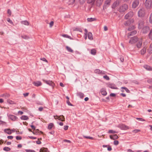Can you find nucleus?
Instances as JSON below:
<instances>
[{"label": "nucleus", "mask_w": 152, "mask_h": 152, "mask_svg": "<svg viewBox=\"0 0 152 152\" xmlns=\"http://www.w3.org/2000/svg\"><path fill=\"white\" fill-rule=\"evenodd\" d=\"M10 148L8 147H5L3 148V150L6 151H10Z\"/></svg>", "instance_id": "32"}, {"label": "nucleus", "mask_w": 152, "mask_h": 152, "mask_svg": "<svg viewBox=\"0 0 152 152\" xmlns=\"http://www.w3.org/2000/svg\"><path fill=\"white\" fill-rule=\"evenodd\" d=\"M64 142H68V143H70L71 142V141L69 140H64Z\"/></svg>", "instance_id": "63"}, {"label": "nucleus", "mask_w": 152, "mask_h": 152, "mask_svg": "<svg viewBox=\"0 0 152 152\" xmlns=\"http://www.w3.org/2000/svg\"><path fill=\"white\" fill-rule=\"evenodd\" d=\"M41 60L43 61H45L47 62H48V61L46 59V58H41Z\"/></svg>", "instance_id": "57"}, {"label": "nucleus", "mask_w": 152, "mask_h": 152, "mask_svg": "<svg viewBox=\"0 0 152 152\" xmlns=\"http://www.w3.org/2000/svg\"><path fill=\"white\" fill-rule=\"evenodd\" d=\"M100 92L102 95L106 96L107 94V92L104 88H102L100 90Z\"/></svg>", "instance_id": "17"}, {"label": "nucleus", "mask_w": 152, "mask_h": 152, "mask_svg": "<svg viewBox=\"0 0 152 152\" xmlns=\"http://www.w3.org/2000/svg\"><path fill=\"white\" fill-rule=\"evenodd\" d=\"M4 132L9 134H10L12 133V130L9 129H5Z\"/></svg>", "instance_id": "21"}, {"label": "nucleus", "mask_w": 152, "mask_h": 152, "mask_svg": "<svg viewBox=\"0 0 152 152\" xmlns=\"http://www.w3.org/2000/svg\"><path fill=\"white\" fill-rule=\"evenodd\" d=\"M62 36L64 37L67 38H69L70 39H72V38L69 36L67 34H63L62 35Z\"/></svg>", "instance_id": "30"}, {"label": "nucleus", "mask_w": 152, "mask_h": 152, "mask_svg": "<svg viewBox=\"0 0 152 152\" xmlns=\"http://www.w3.org/2000/svg\"><path fill=\"white\" fill-rule=\"evenodd\" d=\"M128 8V5L126 4H124L119 7L118 10L120 12H123L126 10Z\"/></svg>", "instance_id": "1"}, {"label": "nucleus", "mask_w": 152, "mask_h": 152, "mask_svg": "<svg viewBox=\"0 0 152 152\" xmlns=\"http://www.w3.org/2000/svg\"><path fill=\"white\" fill-rule=\"evenodd\" d=\"M16 138V139L18 140H20L22 139V137L20 136H17Z\"/></svg>", "instance_id": "54"}, {"label": "nucleus", "mask_w": 152, "mask_h": 152, "mask_svg": "<svg viewBox=\"0 0 152 152\" xmlns=\"http://www.w3.org/2000/svg\"><path fill=\"white\" fill-rule=\"evenodd\" d=\"M109 87L112 89H117V88L114 85H110Z\"/></svg>", "instance_id": "40"}, {"label": "nucleus", "mask_w": 152, "mask_h": 152, "mask_svg": "<svg viewBox=\"0 0 152 152\" xmlns=\"http://www.w3.org/2000/svg\"><path fill=\"white\" fill-rule=\"evenodd\" d=\"M148 51L150 53H152V44H151L148 50Z\"/></svg>", "instance_id": "36"}, {"label": "nucleus", "mask_w": 152, "mask_h": 152, "mask_svg": "<svg viewBox=\"0 0 152 152\" xmlns=\"http://www.w3.org/2000/svg\"><path fill=\"white\" fill-rule=\"evenodd\" d=\"M110 138L111 139L114 140L117 139L118 138V137L116 134H114L113 135H110Z\"/></svg>", "instance_id": "23"}, {"label": "nucleus", "mask_w": 152, "mask_h": 152, "mask_svg": "<svg viewBox=\"0 0 152 152\" xmlns=\"http://www.w3.org/2000/svg\"><path fill=\"white\" fill-rule=\"evenodd\" d=\"M29 94V93H24L23 94V96L25 97H26L27 96H28V94Z\"/></svg>", "instance_id": "56"}, {"label": "nucleus", "mask_w": 152, "mask_h": 152, "mask_svg": "<svg viewBox=\"0 0 152 152\" xmlns=\"http://www.w3.org/2000/svg\"><path fill=\"white\" fill-rule=\"evenodd\" d=\"M137 33V31H132L130 33H129L128 36L133 35L136 34Z\"/></svg>", "instance_id": "28"}, {"label": "nucleus", "mask_w": 152, "mask_h": 152, "mask_svg": "<svg viewBox=\"0 0 152 152\" xmlns=\"http://www.w3.org/2000/svg\"><path fill=\"white\" fill-rule=\"evenodd\" d=\"M134 22L133 19H132L127 20L125 23L124 25L126 26H128L132 24Z\"/></svg>", "instance_id": "7"}, {"label": "nucleus", "mask_w": 152, "mask_h": 152, "mask_svg": "<svg viewBox=\"0 0 152 152\" xmlns=\"http://www.w3.org/2000/svg\"><path fill=\"white\" fill-rule=\"evenodd\" d=\"M122 89H124L125 91L127 93H129L130 91L128 89L124 87H121Z\"/></svg>", "instance_id": "42"}, {"label": "nucleus", "mask_w": 152, "mask_h": 152, "mask_svg": "<svg viewBox=\"0 0 152 152\" xmlns=\"http://www.w3.org/2000/svg\"><path fill=\"white\" fill-rule=\"evenodd\" d=\"M113 142H114V145H117L119 143V142L117 140H115V141H114Z\"/></svg>", "instance_id": "51"}, {"label": "nucleus", "mask_w": 152, "mask_h": 152, "mask_svg": "<svg viewBox=\"0 0 152 152\" xmlns=\"http://www.w3.org/2000/svg\"><path fill=\"white\" fill-rule=\"evenodd\" d=\"M138 40V38L136 36H134L130 38L129 41V43L131 44H134Z\"/></svg>", "instance_id": "4"}, {"label": "nucleus", "mask_w": 152, "mask_h": 152, "mask_svg": "<svg viewBox=\"0 0 152 152\" xmlns=\"http://www.w3.org/2000/svg\"><path fill=\"white\" fill-rule=\"evenodd\" d=\"M145 5L147 8H150L152 5V1L151 0H146L145 3Z\"/></svg>", "instance_id": "3"}, {"label": "nucleus", "mask_w": 152, "mask_h": 152, "mask_svg": "<svg viewBox=\"0 0 152 152\" xmlns=\"http://www.w3.org/2000/svg\"><path fill=\"white\" fill-rule=\"evenodd\" d=\"M7 21L10 23L12 24H13V22L10 20V18H7Z\"/></svg>", "instance_id": "45"}, {"label": "nucleus", "mask_w": 152, "mask_h": 152, "mask_svg": "<svg viewBox=\"0 0 152 152\" xmlns=\"http://www.w3.org/2000/svg\"><path fill=\"white\" fill-rule=\"evenodd\" d=\"M105 72L104 71H101L100 70V74H101L102 75L105 74Z\"/></svg>", "instance_id": "60"}, {"label": "nucleus", "mask_w": 152, "mask_h": 152, "mask_svg": "<svg viewBox=\"0 0 152 152\" xmlns=\"http://www.w3.org/2000/svg\"><path fill=\"white\" fill-rule=\"evenodd\" d=\"M103 77L104 79H106L107 80H110L109 77L107 75L104 76Z\"/></svg>", "instance_id": "44"}, {"label": "nucleus", "mask_w": 152, "mask_h": 152, "mask_svg": "<svg viewBox=\"0 0 152 152\" xmlns=\"http://www.w3.org/2000/svg\"><path fill=\"white\" fill-rule=\"evenodd\" d=\"M67 103L69 105L72 106V105L70 103L69 101V100H68L66 101Z\"/></svg>", "instance_id": "58"}, {"label": "nucleus", "mask_w": 152, "mask_h": 152, "mask_svg": "<svg viewBox=\"0 0 152 152\" xmlns=\"http://www.w3.org/2000/svg\"><path fill=\"white\" fill-rule=\"evenodd\" d=\"M149 22L150 23L152 24V13L151 14L149 18Z\"/></svg>", "instance_id": "43"}, {"label": "nucleus", "mask_w": 152, "mask_h": 152, "mask_svg": "<svg viewBox=\"0 0 152 152\" xmlns=\"http://www.w3.org/2000/svg\"><path fill=\"white\" fill-rule=\"evenodd\" d=\"M77 95L80 98L82 99L84 97V94L83 93L80 92H78L77 93Z\"/></svg>", "instance_id": "20"}, {"label": "nucleus", "mask_w": 152, "mask_h": 152, "mask_svg": "<svg viewBox=\"0 0 152 152\" xmlns=\"http://www.w3.org/2000/svg\"><path fill=\"white\" fill-rule=\"evenodd\" d=\"M135 28V27L134 26H133L132 27H129L128 28V30L129 31H131V30H132V29H134Z\"/></svg>", "instance_id": "50"}, {"label": "nucleus", "mask_w": 152, "mask_h": 152, "mask_svg": "<svg viewBox=\"0 0 152 152\" xmlns=\"http://www.w3.org/2000/svg\"><path fill=\"white\" fill-rule=\"evenodd\" d=\"M66 48L67 51L69 52L72 53L73 51V50L71 48L68 46H66Z\"/></svg>", "instance_id": "31"}, {"label": "nucleus", "mask_w": 152, "mask_h": 152, "mask_svg": "<svg viewBox=\"0 0 152 152\" xmlns=\"http://www.w3.org/2000/svg\"><path fill=\"white\" fill-rule=\"evenodd\" d=\"M21 37L25 39H28L29 38V37L26 35H23L21 36Z\"/></svg>", "instance_id": "34"}, {"label": "nucleus", "mask_w": 152, "mask_h": 152, "mask_svg": "<svg viewBox=\"0 0 152 152\" xmlns=\"http://www.w3.org/2000/svg\"><path fill=\"white\" fill-rule=\"evenodd\" d=\"M139 3V1L138 0H135L132 3V8H136L138 6Z\"/></svg>", "instance_id": "8"}, {"label": "nucleus", "mask_w": 152, "mask_h": 152, "mask_svg": "<svg viewBox=\"0 0 152 152\" xmlns=\"http://www.w3.org/2000/svg\"><path fill=\"white\" fill-rule=\"evenodd\" d=\"M145 10L144 8L140 9L138 12V16L140 17H143L145 15Z\"/></svg>", "instance_id": "2"}, {"label": "nucleus", "mask_w": 152, "mask_h": 152, "mask_svg": "<svg viewBox=\"0 0 152 152\" xmlns=\"http://www.w3.org/2000/svg\"><path fill=\"white\" fill-rule=\"evenodd\" d=\"M13 137V136H9L7 137V138L9 139H12Z\"/></svg>", "instance_id": "64"}, {"label": "nucleus", "mask_w": 152, "mask_h": 152, "mask_svg": "<svg viewBox=\"0 0 152 152\" xmlns=\"http://www.w3.org/2000/svg\"><path fill=\"white\" fill-rule=\"evenodd\" d=\"M149 28L148 27L145 26L142 29V31L143 33H146L149 30Z\"/></svg>", "instance_id": "14"}, {"label": "nucleus", "mask_w": 152, "mask_h": 152, "mask_svg": "<svg viewBox=\"0 0 152 152\" xmlns=\"http://www.w3.org/2000/svg\"><path fill=\"white\" fill-rule=\"evenodd\" d=\"M9 118L12 121H15L18 119V118L15 116L12 115H7Z\"/></svg>", "instance_id": "9"}, {"label": "nucleus", "mask_w": 152, "mask_h": 152, "mask_svg": "<svg viewBox=\"0 0 152 152\" xmlns=\"http://www.w3.org/2000/svg\"><path fill=\"white\" fill-rule=\"evenodd\" d=\"M134 15V13L132 11H130L127 13L124 16V18L127 19L129 18H132Z\"/></svg>", "instance_id": "5"}, {"label": "nucleus", "mask_w": 152, "mask_h": 152, "mask_svg": "<svg viewBox=\"0 0 152 152\" xmlns=\"http://www.w3.org/2000/svg\"><path fill=\"white\" fill-rule=\"evenodd\" d=\"M111 0H106L105 2L104 7L109 6Z\"/></svg>", "instance_id": "22"}, {"label": "nucleus", "mask_w": 152, "mask_h": 152, "mask_svg": "<svg viewBox=\"0 0 152 152\" xmlns=\"http://www.w3.org/2000/svg\"><path fill=\"white\" fill-rule=\"evenodd\" d=\"M10 96V95L8 94H3L0 95V97H4L5 99H7Z\"/></svg>", "instance_id": "18"}, {"label": "nucleus", "mask_w": 152, "mask_h": 152, "mask_svg": "<svg viewBox=\"0 0 152 152\" xmlns=\"http://www.w3.org/2000/svg\"><path fill=\"white\" fill-rule=\"evenodd\" d=\"M7 102L8 103L10 104H15L16 103L15 102L12 101L10 99H7Z\"/></svg>", "instance_id": "27"}, {"label": "nucleus", "mask_w": 152, "mask_h": 152, "mask_svg": "<svg viewBox=\"0 0 152 152\" xmlns=\"http://www.w3.org/2000/svg\"><path fill=\"white\" fill-rule=\"evenodd\" d=\"M40 152H49L48 148H43L40 149Z\"/></svg>", "instance_id": "25"}, {"label": "nucleus", "mask_w": 152, "mask_h": 152, "mask_svg": "<svg viewBox=\"0 0 152 152\" xmlns=\"http://www.w3.org/2000/svg\"><path fill=\"white\" fill-rule=\"evenodd\" d=\"M136 119L139 121H145V120L141 118H136Z\"/></svg>", "instance_id": "46"}, {"label": "nucleus", "mask_w": 152, "mask_h": 152, "mask_svg": "<svg viewBox=\"0 0 152 152\" xmlns=\"http://www.w3.org/2000/svg\"><path fill=\"white\" fill-rule=\"evenodd\" d=\"M120 3V0H116L112 5V8H115Z\"/></svg>", "instance_id": "10"}, {"label": "nucleus", "mask_w": 152, "mask_h": 152, "mask_svg": "<svg viewBox=\"0 0 152 152\" xmlns=\"http://www.w3.org/2000/svg\"><path fill=\"white\" fill-rule=\"evenodd\" d=\"M7 13L9 15V16H11L12 14L11 11L10 10L8 9L7 10Z\"/></svg>", "instance_id": "52"}, {"label": "nucleus", "mask_w": 152, "mask_h": 152, "mask_svg": "<svg viewBox=\"0 0 152 152\" xmlns=\"http://www.w3.org/2000/svg\"><path fill=\"white\" fill-rule=\"evenodd\" d=\"M115 94L114 93H111L110 94V96H111L114 97L115 96Z\"/></svg>", "instance_id": "62"}, {"label": "nucleus", "mask_w": 152, "mask_h": 152, "mask_svg": "<svg viewBox=\"0 0 152 152\" xmlns=\"http://www.w3.org/2000/svg\"><path fill=\"white\" fill-rule=\"evenodd\" d=\"M43 81L46 83L48 85H49L52 87H53L55 86L54 83L52 82V81L50 80H47L44 79H43Z\"/></svg>", "instance_id": "6"}, {"label": "nucleus", "mask_w": 152, "mask_h": 152, "mask_svg": "<svg viewBox=\"0 0 152 152\" xmlns=\"http://www.w3.org/2000/svg\"><path fill=\"white\" fill-rule=\"evenodd\" d=\"M33 84L35 86L37 87L41 86L42 85L41 82L39 81L34 82H33Z\"/></svg>", "instance_id": "12"}, {"label": "nucleus", "mask_w": 152, "mask_h": 152, "mask_svg": "<svg viewBox=\"0 0 152 152\" xmlns=\"http://www.w3.org/2000/svg\"><path fill=\"white\" fill-rule=\"evenodd\" d=\"M53 126V124L52 123H50L48 126V128L49 129H51Z\"/></svg>", "instance_id": "35"}, {"label": "nucleus", "mask_w": 152, "mask_h": 152, "mask_svg": "<svg viewBox=\"0 0 152 152\" xmlns=\"http://www.w3.org/2000/svg\"><path fill=\"white\" fill-rule=\"evenodd\" d=\"M88 39L91 40H92L93 39V37L92 34L91 32H89L88 33Z\"/></svg>", "instance_id": "19"}, {"label": "nucleus", "mask_w": 152, "mask_h": 152, "mask_svg": "<svg viewBox=\"0 0 152 152\" xmlns=\"http://www.w3.org/2000/svg\"><path fill=\"white\" fill-rule=\"evenodd\" d=\"M117 132L112 130H110L109 131V133H115Z\"/></svg>", "instance_id": "47"}, {"label": "nucleus", "mask_w": 152, "mask_h": 152, "mask_svg": "<svg viewBox=\"0 0 152 152\" xmlns=\"http://www.w3.org/2000/svg\"><path fill=\"white\" fill-rule=\"evenodd\" d=\"M20 119L22 120H26L28 119V118L26 115H22L20 117Z\"/></svg>", "instance_id": "24"}, {"label": "nucleus", "mask_w": 152, "mask_h": 152, "mask_svg": "<svg viewBox=\"0 0 152 152\" xmlns=\"http://www.w3.org/2000/svg\"><path fill=\"white\" fill-rule=\"evenodd\" d=\"M140 131V129H136L132 131V132L133 133H138Z\"/></svg>", "instance_id": "39"}, {"label": "nucleus", "mask_w": 152, "mask_h": 152, "mask_svg": "<svg viewBox=\"0 0 152 152\" xmlns=\"http://www.w3.org/2000/svg\"><path fill=\"white\" fill-rule=\"evenodd\" d=\"M143 67L148 70L152 71V67L149 66L145 65Z\"/></svg>", "instance_id": "16"}, {"label": "nucleus", "mask_w": 152, "mask_h": 152, "mask_svg": "<svg viewBox=\"0 0 152 152\" xmlns=\"http://www.w3.org/2000/svg\"><path fill=\"white\" fill-rule=\"evenodd\" d=\"M149 37L150 39L152 40V29L151 30L149 34Z\"/></svg>", "instance_id": "38"}, {"label": "nucleus", "mask_w": 152, "mask_h": 152, "mask_svg": "<svg viewBox=\"0 0 152 152\" xmlns=\"http://www.w3.org/2000/svg\"><path fill=\"white\" fill-rule=\"evenodd\" d=\"M147 82L148 83L152 84V78L148 79Z\"/></svg>", "instance_id": "53"}, {"label": "nucleus", "mask_w": 152, "mask_h": 152, "mask_svg": "<svg viewBox=\"0 0 152 152\" xmlns=\"http://www.w3.org/2000/svg\"><path fill=\"white\" fill-rule=\"evenodd\" d=\"M144 23V22H143V20H140L139 21V23H138L139 26H138V28H142V27L143 26Z\"/></svg>", "instance_id": "15"}, {"label": "nucleus", "mask_w": 152, "mask_h": 152, "mask_svg": "<svg viewBox=\"0 0 152 152\" xmlns=\"http://www.w3.org/2000/svg\"><path fill=\"white\" fill-rule=\"evenodd\" d=\"M146 48L145 47H144L140 51L141 54H144L146 53Z\"/></svg>", "instance_id": "26"}, {"label": "nucleus", "mask_w": 152, "mask_h": 152, "mask_svg": "<svg viewBox=\"0 0 152 152\" xmlns=\"http://www.w3.org/2000/svg\"><path fill=\"white\" fill-rule=\"evenodd\" d=\"M68 127H69V126L67 125L65 126H64V129L65 130H66L67 129H68Z\"/></svg>", "instance_id": "59"}, {"label": "nucleus", "mask_w": 152, "mask_h": 152, "mask_svg": "<svg viewBox=\"0 0 152 152\" xmlns=\"http://www.w3.org/2000/svg\"><path fill=\"white\" fill-rule=\"evenodd\" d=\"M62 116H63V119H61V118L60 117V116H58V119L59 120H60L61 121H64V117L62 115Z\"/></svg>", "instance_id": "48"}, {"label": "nucleus", "mask_w": 152, "mask_h": 152, "mask_svg": "<svg viewBox=\"0 0 152 152\" xmlns=\"http://www.w3.org/2000/svg\"><path fill=\"white\" fill-rule=\"evenodd\" d=\"M100 69H95L94 71V72L95 73H97L98 74H100Z\"/></svg>", "instance_id": "41"}, {"label": "nucleus", "mask_w": 152, "mask_h": 152, "mask_svg": "<svg viewBox=\"0 0 152 152\" xmlns=\"http://www.w3.org/2000/svg\"><path fill=\"white\" fill-rule=\"evenodd\" d=\"M21 23L26 26H28L29 24L27 20L22 21H21Z\"/></svg>", "instance_id": "29"}, {"label": "nucleus", "mask_w": 152, "mask_h": 152, "mask_svg": "<svg viewBox=\"0 0 152 152\" xmlns=\"http://www.w3.org/2000/svg\"><path fill=\"white\" fill-rule=\"evenodd\" d=\"M119 127L122 130H126L129 129V127L124 125L121 124L119 126Z\"/></svg>", "instance_id": "11"}, {"label": "nucleus", "mask_w": 152, "mask_h": 152, "mask_svg": "<svg viewBox=\"0 0 152 152\" xmlns=\"http://www.w3.org/2000/svg\"><path fill=\"white\" fill-rule=\"evenodd\" d=\"M96 53V50L94 49H92L91 50V53L93 55H95Z\"/></svg>", "instance_id": "33"}, {"label": "nucleus", "mask_w": 152, "mask_h": 152, "mask_svg": "<svg viewBox=\"0 0 152 152\" xmlns=\"http://www.w3.org/2000/svg\"><path fill=\"white\" fill-rule=\"evenodd\" d=\"M95 0H88V3H91L94 1Z\"/></svg>", "instance_id": "61"}, {"label": "nucleus", "mask_w": 152, "mask_h": 152, "mask_svg": "<svg viewBox=\"0 0 152 152\" xmlns=\"http://www.w3.org/2000/svg\"><path fill=\"white\" fill-rule=\"evenodd\" d=\"M142 43V39H140L138 40V42L137 44V47L138 48H140L141 46Z\"/></svg>", "instance_id": "13"}, {"label": "nucleus", "mask_w": 152, "mask_h": 152, "mask_svg": "<svg viewBox=\"0 0 152 152\" xmlns=\"http://www.w3.org/2000/svg\"><path fill=\"white\" fill-rule=\"evenodd\" d=\"M84 137L87 138V139H90L92 140L93 139V138L92 137H90L89 136H83Z\"/></svg>", "instance_id": "49"}, {"label": "nucleus", "mask_w": 152, "mask_h": 152, "mask_svg": "<svg viewBox=\"0 0 152 152\" xmlns=\"http://www.w3.org/2000/svg\"><path fill=\"white\" fill-rule=\"evenodd\" d=\"M87 20L88 21L91 22V21H92L95 20L96 19L95 18H88L87 19Z\"/></svg>", "instance_id": "37"}, {"label": "nucleus", "mask_w": 152, "mask_h": 152, "mask_svg": "<svg viewBox=\"0 0 152 152\" xmlns=\"http://www.w3.org/2000/svg\"><path fill=\"white\" fill-rule=\"evenodd\" d=\"M54 22L53 21H51L50 23V27H52V26L53 25Z\"/></svg>", "instance_id": "55"}]
</instances>
